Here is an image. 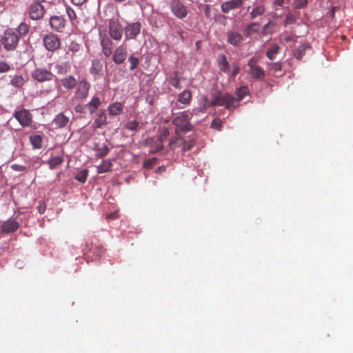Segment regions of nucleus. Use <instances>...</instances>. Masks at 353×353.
I'll use <instances>...</instances> for the list:
<instances>
[{
    "mask_svg": "<svg viewBox=\"0 0 353 353\" xmlns=\"http://www.w3.org/2000/svg\"><path fill=\"white\" fill-rule=\"evenodd\" d=\"M192 114L188 112H181L176 115L172 121V123L176 126L175 134L179 135L181 133H185L192 130V125L190 120Z\"/></svg>",
    "mask_w": 353,
    "mask_h": 353,
    "instance_id": "f257e3e1",
    "label": "nucleus"
},
{
    "mask_svg": "<svg viewBox=\"0 0 353 353\" xmlns=\"http://www.w3.org/2000/svg\"><path fill=\"white\" fill-rule=\"evenodd\" d=\"M211 105L225 106L227 109L236 108V99L230 94H222L220 92L212 94Z\"/></svg>",
    "mask_w": 353,
    "mask_h": 353,
    "instance_id": "f03ea898",
    "label": "nucleus"
},
{
    "mask_svg": "<svg viewBox=\"0 0 353 353\" xmlns=\"http://www.w3.org/2000/svg\"><path fill=\"white\" fill-rule=\"evenodd\" d=\"M19 41V35L12 29L5 32L3 37L1 39V43L6 50H14L17 46Z\"/></svg>",
    "mask_w": 353,
    "mask_h": 353,
    "instance_id": "7ed1b4c3",
    "label": "nucleus"
},
{
    "mask_svg": "<svg viewBox=\"0 0 353 353\" xmlns=\"http://www.w3.org/2000/svg\"><path fill=\"white\" fill-rule=\"evenodd\" d=\"M14 117L23 127H30L32 123V114L26 109H21L14 112Z\"/></svg>",
    "mask_w": 353,
    "mask_h": 353,
    "instance_id": "20e7f679",
    "label": "nucleus"
},
{
    "mask_svg": "<svg viewBox=\"0 0 353 353\" xmlns=\"http://www.w3.org/2000/svg\"><path fill=\"white\" fill-rule=\"evenodd\" d=\"M108 30L110 37L115 41L122 38L123 29L120 22L117 19H111L108 22Z\"/></svg>",
    "mask_w": 353,
    "mask_h": 353,
    "instance_id": "39448f33",
    "label": "nucleus"
},
{
    "mask_svg": "<svg viewBox=\"0 0 353 353\" xmlns=\"http://www.w3.org/2000/svg\"><path fill=\"white\" fill-rule=\"evenodd\" d=\"M31 77L38 82H43L51 81L54 74L46 68H37L31 72Z\"/></svg>",
    "mask_w": 353,
    "mask_h": 353,
    "instance_id": "423d86ee",
    "label": "nucleus"
},
{
    "mask_svg": "<svg viewBox=\"0 0 353 353\" xmlns=\"http://www.w3.org/2000/svg\"><path fill=\"white\" fill-rule=\"evenodd\" d=\"M141 24L139 22L128 23L124 28L125 39L130 40L136 39L140 33Z\"/></svg>",
    "mask_w": 353,
    "mask_h": 353,
    "instance_id": "0eeeda50",
    "label": "nucleus"
},
{
    "mask_svg": "<svg viewBox=\"0 0 353 353\" xmlns=\"http://www.w3.org/2000/svg\"><path fill=\"white\" fill-rule=\"evenodd\" d=\"M128 57V49L125 45L117 47L113 52L112 60L117 65L123 63Z\"/></svg>",
    "mask_w": 353,
    "mask_h": 353,
    "instance_id": "6e6552de",
    "label": "nucleus"
},
{
    "mask_svg": "<svg viewBox=\"0 0 353 353\" xmlns=\"http://www.w3.org/2000/svg\"><path fill=\"white\" fill-rule=\"evenodd\" d=\"M90 85L85 80L81 81L78 84L74 93V97L77 99H85L88 96V92Z\"/></svg>",
    "mask_w": 353,
    "mask_h": 353,
    "instance_id": "1a4fd4ad",
    "label": "nucleus"
},
{
    "mask_svg": "<svg viewBox=\"0 0 353 353\" xmlns=\"http://www.w3.org/2000/svg\"><path fill=\"white\" fill-rule=\"evenodd\" d=\"M43 41L46 48L49 51H54L60 46L59 39L56 34H48Z\"/></svg>",
    "mask_w": 353,
    "mask_h": 353,
    "instance_id": "9d476101",
    "label": "nucleus"
},
{
    "mask_svg": "<svg viewBox=\"0 0 353 353\" xmlns=\"http://www.w3.org/2000/svg\"><path fill=\"white\" fill-rule=\"evenodd\" d=\"M100 44L104 56L110 57L112 53L113 43L112 40L106 34H100Z\"/></svg>",
    "mask_w": 353,
    "mask_h": 353,
    "instance_id": "9b49d317",
    "label": "nucleus"
},
{
    "mask_svg": "<svg viewBox=\"0 0 353 353\" xmlns=\"http://www.w3.org/2000/svg\"><path fill=\"white\" fill-rule=\"evenodd\" d=\"M19 223L11 217L2 223L1 225V232L6 234L14 232L19 229Z\"/></svg>",
    "mask_w": 353,
    "mask_h": 353,
    "instance_id": "f8f14e48",
    "label": "nucleus"
},
{
    "mask_svg": "<svg viewBox=\"0 0 353 353\" xmlns=\"http://www.w3.org/2000/svg\"><path fill=\"white\" fill-rule=\"evenodd\" d=\"M172 11L173 14L179 19H183L188 14L185 6L179 1H173L172 4Z\"/></svg>",
    "mask_w": 353,
    "mask_h": 353,
    "instance_id": "ddd939ff",
    "label": "nucleus"
},
{
    "mask_svg": "<svg viewBox=\"0 0 353 353\" xmlns=\"http://www.w3.org/2000/svg\"><path fill=\"white\" fill-rule=\"evenodd\" d=\"M44 13L43 6L41 3L34 2L29 9L30 17L32 19H40Z\"/></svg>",
    "mask_w": 353,
    "mask_h": 353,
    "instance_id": "4468645a",
    "label": "nucleus"
},
{
    "mask_svg": "<svg viewBox=\"0 0 353 353\" xmlns=\"http://www.w3.org/2000/svg\"><path fill=\"white\" fill-rule=\"evenodd\" d=\"M243 3V0H229L223 2L221 6V11L223 13L228 14L232 10L240 8Z\"/></svg>",
    "mask_w": 353,
    "mask_h": 353,
    "instance_id": "2eb2a0df",
    "label": "nucleus"
},
{
    "mask_svg": "<svg viewBox=\"0 0 353 353\" xmlns=\"http://www.w3.org/2000/svg\"><path fill=\"white\" fill-rule=\"evenodd\" d=\"M107 123V117L104 110H100L96 115V118L92 125L94 129L101 128Z\"/></svg>",
    "mask_w": 353,
    "mask_h": 353,
    "instance_id": "dca6fc26",
    "label": "nucleus"
},
{
    "mask_svg": "<svg viewBox=\"0 0 353 353\" xmlns=\"http://www.w3.org/2000/svg\"><path fill=\"white\" fill-rule=\"evenodd\" d=\"M50 25L54 30L60 31L65 26V20L61 17H52L50 19Z\"/></svg>",
    "mask_w": 353,
    "mask_h": 353,
    "instance_id": "f3484780",
    "label": "nucleus"
},
{
    "mask_svg": "<svg viewBox=\"0 0 353 353\" xmlns=\"http://www.w3.org/2000/svg\"><path fill=\"white\" fill-rule=\"evenodd\" d=\"M243 40V36L237 32H228V42L234 46H239Z\"/></svg>",
    "mask_w": 353,
    "mask_h": 353,
    "instance_id": "a211bd4d",
    "label": "nucleus"
},
{
    "mask_svg": "<svg viewBox=\"0 0 353 353\" xmlns=\"http://www.w3.org/2000/svg\"><path fill=\"white\" fill-rule=\"evenodd\" d=\"M69 117H66L63 113L58 114L54 119L52 123L56 128H64L69 123Z\"/></svg>",
    "mask_w": 353,
    "mask_h": 353,
    "instance_id": "6ab92c4d",
    "label": "nucleus"
},
{
    "mask_svg": "<svg viewBox=\"0 0 353 353\" xmlns=\"http://www.w3.org/2000/svg\"><path fill=\"white\" fill-rule=\"evenodd\" d=\"M217 64L222 72L228 73L230 72L229 63L224 54H220L218 57Z\"/></svg>",
    "mask_w": 353,
    "mask_h": 353,
    "instance_id": "aec40b11",
    "label": "nucleus"
},
{
    "mask_svg": "<svg viewBox=\"0 0 353 353\" xmlns=\"http://www.w3.org/2000/svg\"><path fill=\"white\" fill-rule=\"evenodd\" d=\"M123 110V105L120 102H114L110 104L108 108L109 114L111 116H117L121 114Z\"/></svg>",
    "mask_w": 353,
    "mask_h": 353,
    "instance_id": "412c9836",
    "label": "nucleus"
},
{
    "mask_svg": "<svg viewBox=\"0 0 353 353\" xmlns=\"http://www.w3.org/2000/svg\"><path fill=\"white\" fill-rule=\"evenodd\" d=\"M61 85L65 88V89H72L77 85V79L70 75L68 76L61 80Z\"/></svg>",
    "mask_w": 353,
    "mask_h": 353,
    "instance_id": "4be33fe9",
    "label": "nucleus"
},
{
    "mask_svg": "<svg viewBox=\"0 0 353 353\" xmlns=\"http://www.w3.org/2000/svg\"><path fill=\"white\" fill-rule=\"evenodd\" d=\"M101 100L99 97H94L91 101L86 104V107L88 108L90 113L92 114L95 112L101 105Z\"/></svg>",
    "mask_w": 353,
    "mask_h": 353,
    "instance_id": "5701e85b",
    "label": "nucleus"
},
{
    "mask_svg": "<svg viewBox=\"0 0 353 353\" xmlns=\"http://www.w3.org/2000/svg\"><path fill=\"white\" fill-rule=\"evenodd\" d=\"M192 100V93L190 90H185L179 95L178 101L185 105H188Z\"/></svg>",
    "mask_w": 353,
    "mask_h": 353,
    "instance_id": "b1692460",
    "label": "nucleus"
},
{
    "mask_svg": "<svg viewBox=\"0 0 353 353\" xmlns=\"http://www.w3.org/2000/svg\"><path fill=\"white\" fill-rule=\"evenodd\" d=\"M250 68V75L254 79H262L265 77L264 70L259 65H255Z\"/></svg>",
    "mask_w": 353,
    "mask_h": 353,
    "instance_id": "393cba45",
    "label": "nucleus"
},
{
    "mask_svg": "<svg viewBox=\"0 0 353 353\" xmlns=\"http://www.w3.org/2000/svg\"><path fill=\"white\" fill-rule=\"evenodd\" d=\"M30 141L34 149H41L42 148V137L39 134H32L29 137Z\"/></svg>",
    "mask_w": 353,
    "mask_h": 353,
    "instance_id": "a878e982",
    "label": "nucleus"
},
{
    "mask_svg": "<svg viewBox=\"0 0 353 353\" xmlns=\"http://www.w3.org/2000/svg\"><path fill=\"white\" fill-rule=\"evenodd\" d=\"M103 69V63L99 59H95L92 61V66L90 68V73L92 74H98L100 72L102 71Z\"/></svg>",
    "mask_w": 353,
    "mask_h": 353,
    "instance_id": "bb28decb",
    "label": "nucleus"
},
{
    "mask_svg": "<svg viewBox=\"0 0 353 353\" xmlns=\"http://www.w3.org/2000/svg\"><path fill=\"white\" fill-rule=\"evenodd\" d=\"M63 162V158L61 157H51L48 161V164L50 170L55 169L57 166L62 164Z\"/></svg>",
    "mask_w": 353,
    "mask_h": 353,
    "instance_id": "cd10ccee",
    "label": "nucleus"
},
{
    "mask_svg": "<svg viewBox=\"0 0 353 353\" xmlns=\"http://www.w3.org/2000/svg\"><path fill=\"white\" fill-rule=\"evenodd\" d=\"M248 94V88L245 86H242L240 88L237 89L236 94V105L238 106V103L241 101L245 96Z\"/></svg>",
    "mask_w": 353,
    "mask_h": 353,
    "instance_id": "c85d7f7f",
    "label": "nucleus"
},
{
    "mask_svg": "<svg viewBox=\"0 0 353 353\" xmlns=\"http://www.w3.org/2000/svg\"><path fill=\"white\" fill-rule=\"evenodd\" d=\"M280 47L277 44H273L266 52L267 57L270 60L275 59V55L279 52Z\"/></svg>",
    "mask_w": 353,
    "mask_h": 353,
    "instance_id": "c756f323",
    "label": "nucleus"
},
{
    "mask_svg": "<svg viewBox=\"0 0 353 353\" xmlns=\"http://www.w3.org/2000/svg\"><path fill=\"white\" fill-rule=\"evenodd\" d=\"M26 81L23 76L15 75L10 81V84L15 88H21Z\"/></svg>",
    "mask_w": 353,
    "mask_h": 353,
    "instance_id": "7c9ffc66",
    "label": "nucleus"
},
{
    "mask_svg": "<svg viewBox=\"0 0 353 353\" xmlns=\"http://www.w3.org/2000/svg\"><path fill=\"white\" fill-rule=\"evenodd\" d=\"M265 8L263 5L258 6L254 8L250 12L251 19H254L258 16L263 15L265 13Z\"/></svg>",
    "mask_w": 353,
    "mask_h": 353,
    "instance_id": "2f4dec72",
    "label": "nucleus"
},
{
    "mask_svg": "<svg viewBox=\"0 0 353 353\" xmlns=\"http://www.w3.org/2000/svg\"><path fill=\"white\" fill-rule=\"evenodd\" d=\"M112 164L109 160L103 161L97 168L98 173H105L111 170Z\"/></svg>",
    "mask_w": 353,
    "mask_h": 353,
    "instance_id": "473e14b6",
    "label": "nucleus"
},
{
    "mask_svg": "<svg viewBox=\"0 0 353 353\" xmlns=\"http://www.w3.org/2000/svg\"><path fill=\"white\" fill-rule=\"evenodd\" d=\"M208 107H212L211 105V101L209 100L207 96H202L200 101L199 111H204Z\"/></svg>",
    "mask_w": 353,
    "mask_h": 353,
    "instance_id": "72a5a7b5",
    "label": "nucleus"
},
{
    "mask_svg": "<svg viewBox=\"0 0 353 353\" xmlns=\"http://www.w3.org/2000/svg\"><path fill=\"white\" fill-rule=\"evenodd\" d=\"M260 26L258 23H252L249 25L245 30V34L249 36L259 30Z\"/></svg>",
    "mask_w": 353,
    "mask_h": 353,
    "instance_id": "f704fd0d",
    "label": "nucleus"
},
{
    "mask_svg": "<svg viewBox=\"0 0 353 353\" xmlns=\"http://www.w3.org/2000/svg\"><path fill=\"white\" fill-rule=\"evenodd\" d=\"M14 31L17 33L19 37L25 36L29 31V27L26 23H21Z\"/></svg>",
    "mask_w": 353,
    "mask_h": 353,
    "instance_id": "c9c22d12",
    "label": "nucleus"
},
{
    "mask_svg": "<svg viewBox=\"0 0 353 353\" xmlns=\"http://www.w3.org/2000/svg\"><path fill=\"white\" fill-rule=\"evenodd\" d=\"M195 143L196 141L194 139L183 141L182 147L183 152H185L187 151L190 150L195 145Z\"/></svg>",
    "mask_w": 353,
    "mask_h": 353,
    "instance_id": "e433bc0d",
    "label": "nucleus"
},
{
    "mask_svg": "<svg viewBox=\"0 0 353 353\" xmlns=\"http://www.w3.org/2000/svg\"><path fill=\"white\" fill-rule=\"evenodd\" d=\"M307 46L305 44L301 45L299 48L294 51V55L297 59H301L303 55L304 54L305 50L307 48Z\"/></svg>",
    "mask_w": 353,
    "mask_h": 353,
    "instance_id": "4c0bfd02",
    "label": "nucleus"
},
{
    "mask_svg": "<svg viewBox=\"0 0 353 353\" xmlns=\"http://www.w3.org/2000/svg\"><path fill=\"white\" fill-rule=\"evenodd\" d=\"M69 50L72 52V56H75L78 52L82 50V48L80 44L71 42L69 46Z\"/></svg>",
    "mask_w": 353,
    "mask_h": 353,
    "instance_id": "58836bf2",
    "label": "nucleus"
},
{
    "mask_svg": "<svg viewBox=\"0 0 353 353\" xmlns=\"http://www.w3.org/2000/svg\"><path fill=\"white\" fill-rule=\"evenodd\" d=\"M88 175V171L87 170H83L77 173L75 179L81 183H84L87 179Z\"/></svg>",
    "mask_w": 353,
    "mask_h": 353,
    "instance_id": "ea45409f",
    "label": "nucleus"
},
{
    "mask_svg": "<svg viewBox=\"0 0 353 353\" xmlns=\"http://www.w3.org/2000/svg\"><path fill=\"white\" fill-rule=\"evenodd\" d=\"M180 80L181 78L178 76V74L175 72L174 77L170 80V84L176 89H181Z\"/></svg>",
    "mask_w": 353,
    "mask_h": 353,
    "instance_id": "a19ab883",
    "label": "nucleus"
},
{
    "mask_svg": "<svg viewBox=\"0 0 353 353\" xmlns=\"http://www.w3.org/2000/svg\"><path fill=\"white\" fill-rule=\"evenodd\" d=\"M128 61L130 62V70L132 71L135 70L139 63V58L135 57L133 55L129 57Z\"/></svg>",
    "mask_w": 353,
    "mask_h": 353,
    "instance_id": "79ce46f5",
    "label": "nucleus"
},
{
    "mask_svg": "<svg viewBox=\"0 0 353 353\" xmlns=\"http://www.w3.org/2000/svg\"><path fill=\"white\" fill-rule=\"evenodd\" d=\"M109 152V148L107 145H103L101 147L97 148V156L99 157H105Z\"/></svg>",
    "mask_w": 353,
    "mask_h": 353,
    "instance_id": "37998d69",
    "label": "nucleus"
},
{
    "mask_svg": "<svg viewBox=\"0 0 353 353\" xmlns=\"http://www.w3.org/2000/svg\"><path fill=\"white\" fill-rule=\"evenodd\" d=\"M139 126V123L137 121H130L126 123L125 128L130 131H136Z\"/></svg>",
    "mask_w": 353,
    "mask_h": 353,
    "instance_id": "c03bdc74",
    "label": "nucleus"
},
{
    "mask_svg": "<svg viewBox=\"0 0 353 353\" xmlns=\"http://www.w3.org/2000/svg\"><path fill=\"white\" fill-rule=\"evenodd\" d=\"M308 0H294L292 7L294 9H300L307 5Z\"/></svg>",
    "mask_w": 353,
    "mask_h": 353,
    "instance_id": "a18cd8bd",
    "label": "nucleus"
},
{
    "mask_svg": "<svg viewBox=\"0 0 353 353\" xmlns=\"http://www.w3.org/2000/svg\"><path fill=\"white\" fill-rule=\"evenodd\" d=\"M163 138L161 137L159 139L158 143L152 148H151L150 152V153H157L158 152H160L163 150Z\"/></svg>",
    "mask_w": 353,
    "mask_h": 353,
    "instance_id": "49530a36",
    "label": "nucleus"
},
{
    "mask_svg": "<svg viewBox=\"0 0 353 353\" xmlns=\"http://www.w3.org/2000/svg\"><path fill=\"white\" fill-rule=\"evenodd\" d=\"M92 252L96 257H100L104 253V248L101 245H96L92 249Z\"/></svg>",
    "mask_w": 353,
    "mask_h": 353,
    "instance_id": "de8ad7c7",
    "label": "nucleus"
},
{
    "mask_svg": "<svg viewBox=\"0 0 353 353\" xmlns=\"http://www.w3.org/2000/svg\"><path fill=\"white\" fill-rule=\"evenodd\" d=\"M156 161V158L149 159L143 162V167L147 169H151L155 164Z\"/></svg>",
    "mask_w": 353,
    "mask_h": 353,
    "instance_id": "09e8293b",
    "label": "nucleus"
},
{
    "mask_svg": "<svg viewBox=\"0 0 353 353\" xmlns=\"http://www.w3.org/2000/svg\"><path fill=\"white\" fill-rule=\"evenodd\" d=\"M211 127L212 128L221 130L222 127L221 120L218 118L214 119L212 122Z\"/></svg>",
    "mask_w": 353,
    "mask_h": 353,
    "instance_id": "8fccbe9b",
    "label": "nucleus"
},
{
    "mask_svg": "<svg viewBox=\"0 0 353 353\" xmlns=\"http://www.w3.org/2000/svg\"><path fill=\"white\" fill-rule=\"evenodd\" d=\"M270 70L277 72L282 70V65L280 62L272 63L270 64Z\"/></svg>",
    "mask_w": 353,
    "mask_h": 353,
    "instance_id": "3c124183",
    "label": "nucleus"
},
{
    "mask_svg": "<svg viewBox=\"0 0 353 353\" xmlns=\"http://www.w3.org/2000/svg\"><path fill=\"white\" fill-rule=\"evenodd\" d=\"M270 27H274V23L272 22H269L268 23H266L263 27V29H262V34H268V32H271L272 31L270 30L269 31V28Z\"/></svg>",
    "mask_w": 353,
    "mask_h": 353,
    "instance_id": "603ef678",
    "label": "nucleus"
},
{
    "mask_svg": "<svg viewBox=\"0 0 353 353\" xmlns=\"http://www.w3.org/2000/svg\"><path fill=\"white\" fill-rule=\"evenodd\" d=\"M295 21L296 17L292 14H288L286 15L285 26H287L288 24H292L295 23Z\"/></svg>",
    "mask_w": 353,
    "mask_h": 353,
    "instance_id": "864d4df0",
    "label": "nucleus"
},
{
    "mask_svg": "<svg viewBox=\"0 0 353 353\" xmlns=\"http://www.w3.org/2000/svg\"><path fill=\"white\" fill-rule=\"evenodd\" d=\"M10 168L13 170L17 171V172H21V171H24L26 170V168L25 166L19 165V164H17V163L12 164L10 165Z\"/></svg>",
    "mask_w": 353,
    "mask_h": 353,
    "instance_id": "5fc2aeb1",
    "label": "nucleus"
},
{
    "mask_svg": "<svg viewBox=\"0 0 353 353\" xmlns=\"http://www.w3.org/2000/svg\"><path fill=\"white\" fill-rule=\"evenodd\" d=\"M67 14L71 21L75 20L77 19L76 13L73 9L68 8Z\"/></svg>",
    "mask_w": 353,
    "mask_h": 353,
    "instance_id": "6e6d98bb",
    "label": "nucleus"
},
{
    "mask_svg": "<svg viewBox=\"0 0 353 353\" xmlns=\"http://www.w3.org/2000/svg\"><path fill=\"white\" fill-rule=\"evenodd\" d=\"M10 67L6 62H0V72H5L10 70Z\"/></svg>",
    "mask_w": 353,
    "mask_h": 353,
    "instance_id": "4d7b16f0",
    "label": "nucleus"
},
{
    "mask_svg": "<svg viewBox=\"0 0 353 353\" xmlns=\"http://www.w3.org/2000/svg\"><path fill=\"white\" fill-rule=\"evenodd\" d=\"M37 209L41 214H43L46 209V203L43 201H40L37 206Z\"/></svg>",
    "mask_w": 353,
    "mask_h": 353,
    "instance_id": "13d9d810",
    "label": "nucleus"
},
{
    "mask_svg": "<svg viewBox=\"0 0 353 353\" xmlns=\"http://www.w3.org/2000/svg\"><path fill=\"white\" fill-rule=\"evenodd\" d=\"M290 0H274V3L280 7H283L285 4H289Z\"/></svg>",
    "mask_w": 353,
    "mask_h": 353,
    "instance_id": "bf43d9fd",
    "label": "nucleus"
},
{
    "mask_svg": "<svg viewBox=\"0 0 353 353\" xmlns=\"http://www.w3.org/2000/svg\"><path fill=\"white\" fill-rule=\"evenodd\" d=\"M259 61V59L256 57H254L252 58H251L248 63V65L251 68V67H253V66H255V65H256V63L258 62Z\"/></svg>",
    "mask_w": 353,
    "mask_h": 353,
    "instance_id": "052dcab7",
    "label": "nucleus"
},
{
    "mask_svg": "<svg viewBox=\"0 0 353 353\" xmlns=\"http://www.w3.org/2000/svg\"><path fill=\"white\" fill-rule=\"evenodd\" d=\"M179 140H182V139L180 137H175V138L170 139L169 145L172 150L174 149V144L176 143V141H178Z\"/></svg>",
    "mask_w": 353,
    "mask_h": 353,
    "instance_id": "680f3d73",
    "label": "nucleus"
},
{
    "mask_svg": "<svg viewBox=\"0 0 353 353\" xmlns=\"http://www.w3.org/2000/svg\"><path fill=\"white\" fill-rule=\"evenodd\" d=\"M56 68L57 70V72L59 74H65L66 73V71L67 70L65 69V68L61 65H56Z\"/></svg>",
    "mask_w": 353,
    "mask_h": 353,
    "instance_id": "e2e57ef3",
    "label": "nucleus"
},
{
    "mask_svg": "<svg viewBox=\"0 0 353 353\" xmlns=\"http://www.w3.org/2000/svg\"><path fill=\"white\" fill-rule=\"evenodd\" d=\"M86 106L82 105H77L74 108V110L76 112L78 113H83L85 112V108Z\"/></svg>",
    "mask_w": 353,
    "mask_h": 353,
    "instance_id": "0e129e2a",
    "label": "nucleus"
},
{
    "mask_svg": "<svg viewBox=\"0 0 353 353\" xmlns=\"http://www.w3.org/2000/svg\"><path fill=\"white\" fill-rule=\"evenodd\" d=\"M240 68L236 64L233 65V70L232 72V77H235L239 72Z\"/></svg>",
    "mask_w": 353,
    "mask_h": 353,
    "instance_id": "69168bd1",
    "label": "nucleus"
},
{
    "mask_svg": "<svg viewBox=\"0 0 353 353\" xmlns=\"http://www.w3.org/2000/svg\"><path fill=\"white\" fill-rule=\"evenodd\" d=\"M88 0H71L72 3L76 6H81Z\"/></svg>",
    "mask_w": 353,
    "mask_h": 353,
    "instance_id": "338daca9",
    "label": "nucleus"
},
{
    "mask_svg": "<svg viewBox=\"0 0 353 353\" xmlns=\"http://www.w3.org/2000/svg\"><path fill=\"white\" fill-rule=\"evenodd\" d=\"M338 8H339L336 6L332 7V10H331V16L332 17L334 16L335 12L338 10Z\"/></svg>",
    "mask_w": 353,
    "mask_h": 353,
    "instance_id": "774afa93",
    "label": "nucleus"
}]
</instances>
